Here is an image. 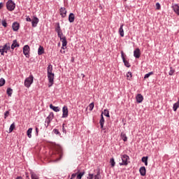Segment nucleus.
I'll list each match as a JSON object with an SVG mask.
<instances>
[{
    "label": "nucleus",
    "mask_w": 179,
    "mask_h": 179,
    "mask_svg": "<svg viewBox=\"0 0 179 179\" xmlns=\"http://www.w3.org/2000/svg\"><path fill=\"white\" fill-rule=\"evenodd\" d=\"M47 72H48V79L49 80L48 87H51L52 85H54V76L55 74L52 73V64H49L47 67Z\"/></svg>",
    "instance_id": "nucleus-1"
},
{
    "label": "nucleus",
    "mask_w": 179,
    "mask_h": 179,
    "mask_svg": "<svg viewBox=\"0 0 179 179\" xmlns=\"http://www.w3.org/2000/svg\"><path fill=\"white\" fill-rule=\"evenodd\" d=\"M8 51H10V43H6L3 46H0L1 55H5L8 54Z\"/></svg>",
    "instance_id": "nucleus-2"
},
{
    "label": "nucleus",
    "mask_w": 179,
    "mask_h": 179,
    "mask_svg": "<svg viewBox=\"0 0 179 179\" xmlns=\"http://www.w3.org/2000/svg\"><path fill=\"white\" fill-rule=\"evenodd\" d=\"M55 31H56V33H57V36L59 37V38L66 37L65 35H64V33H62V29H61V25L59 24V22L56 23Z\"/></svg>",
    "instance_id": "nucleus-3"
},
{
    "label": "nucleus",
    "mask_w": 179,
    "mask_h": 179,
    "mask_svg": "<svg viewBox=\"0 0 179 179\" xmlns=\"http://www.w3.org/2000/svg\"><path fill=\"white\" fill-rule=\"evenodd\" d=\"M34 80V77L33 76V75H30L28 78H27L24 80V85L25 86V87H30L31 86V85H33V82Z\"/></svg>",
    "instance_id": "nucleus-4"
},
{
    "label": "nucleus",
    "mask_w": 179,
    "mask_h": 179,
    "mask_svg": "<svg viewBox=\"0 0 179 179\" xmlns=\"http://www.w3.org/2000/svg\"><path fill=\"white\" fill-rule=\"evenodd\" d=\"M122 162H120V166H128V161L129 160V156L127 154L121 155Z\"/></svg>",
    "instance_id": "nucleus-5"
},
{
    "label": "nucleus",
    "mask_w": 179,
    "mask_h": 179,
    "mask_svg": "<svg viewBox=\"0 0 179 179\" xmlns=\"http://www.w3.org/2000/svg\"><path fill=\"white\" fill-rule=\"evenodd\" d=\"M15 8H16V3H15L13 0H8L6 2V8L8 9V10L12 12L15 10Z\"/></svg>",
    "instance_id": "nucleus-6"
},
{
    "label": "nucleus",
    "mask_w": 179,
    "mask_h": 179,
    "mask_svg": "<svg viewBox=\"0 0 179 179\" xmlns=\"http://www.w3.org/2000/svg\"><path fill=\"white\" fill-rule=\"evenodd\" d=\"M120 54H121V58L122 59L123 64H124V66H126L127 68H131V64H129V61L125 59V57H127V55L124 53L123 50H121Z\"/></svg>",
    "instance_id": "nucleus-7"
},
{
    "label": "nucleus",
    "mask_w": 179,
    "mask_h": 179,
    "mask_svg": "<svg viewBox=\"0 0 179 179\" xmlns=\"http://www.w3.org/2000/svg\"><path fill=\"white\" fill-rule=\"evenodd\" d=\"M23 54L26 58H30V46L29 45H25L23 47Z\"/></svg>",
    "instance_id": "nucleus-8"
},
{
    "label": "nucleus",
    "mask_w": 179,
    "mask_h": 179,
    "mask_svg": "<svg viewBox=\"0 0 179 179\" xmlns=\"http://www.w3.org/2000/svg\"><path fill=\"white\" fill-rule=\"evenodd\" d=\"M54 120V113L50 112L49 115L45 119V122L47 123L46 128H48L50 124H51V121Z\"/></svg>",
    "instance_id": "nucleus-9"
},
{
    "label": "nucleus",
    "mask_w": 179,
    "mask_h": 179,
    "mask_svg": "<svg viewBox=\"0 0 179 179\" xmlns=\"http://www.w3.org/2000/svg\"><path fill=\"white\" fill-rule=\"evenodd\" d=\"M62 118H68L69 115V110H68V106H64L62 108Z\"/></svg>",
    "instance_id": "nucleus-10"
},
{
    "label": "nucleus",
    "mask_w": 179,
    "mask_h": 179,
    "mask_svg": "<svg viewBox=\"0 0 179 179\" xmlns=\"http://www.w3.org/2000/svg\"><path fill=\"white\" fill-rule=\"evenodd\" d=\"M60 40L62 43V50L66 49V45H68V41H66V36H64L63 38H60Z\"/></svg>",
    "instance_id": "nucleus-11"
},
{
    "label": "nucleus",
    "mask_w": 179,
    "mask_h": 179,
    "mask_svg": "<svg viewBox=\"0 0 179 179\" xmlns=\"http://www.w3.org/2000/svg\"><path fill=\"white\" fill-rule=\"evenodd\" d=\"M31 22L32 27H37V24H38V22H40V20L38 19V17L34 16Z\"/></svg>",
    "instance_id": "nucleus-12"
},
{
    "label": "nucleus",
    "mask_w": 179,
    "mask_h": 179,
    "mask_svg": "<svg viewBox=\"0 0 179 179\" xmlns=\"http://www.w3.org/2000/svg\"><path fill=\"white\" fill-rule=\"evenodd\" d=\"M17 47H20V45L17 43V40H14L13 41L11 47H10V48H11L12 50H10V52H13V50H15V48H16Z\"/></svg>",
    "instance_id": "nucleus-13"
},
{
    "label": "nucleus",
    "mask_w": 179,
    "mask_h": 179,
    "mask_svg": "<svg viewBox=\"0 0 179 179\" xmlns=\"http://www.w3.org/2000/svg\"><path fill=\"white\" fill-rule=\"evenodd\" d=\"M173 12H175V13L179 16V6L177 3H172V6H171Z\"/></svg>",
    "instance_id": "nucleus-14"
},
{
    "label": "nucleus",
    "mask_w": 179,
    "mask_h": 179,
    "mask_svg": "<svg viewBox=\"0 0 179 179\" xmlns=\"http://www.w3.org/2000/svg\"><path fill=\"white\" fill-rule=\"evenodd\" d=\"M12 29L13 31H17L20 29V24L17 22H15L12 24Z\"/></svg>",
    "instance_id": "nucleus-15"
},
{
    "label": "nucleus",
    "mask_w": 179,
    "mask_h": 179,
    "mask_svg": "<svg viewBox=\"0 0 179 179\" xmlns=\"http://www.w3.org/2000/svg\"><path fill=\"white\" fill-rule=\"evenodd\" d=\"M66 13H67V11H66V8H65V7H62L59 9V14L62 16V17H66Z\"/></svg>",
    "instance_id": "nucleus-16"
},
{
    "label": "nucleus",
    "mask_w": 179,
    "mask_h": 179,
    "mask_svg": "<svg viewBox=\"0 0 179 179\" xmlns=\"http://www.w3.org/2000/svg\"><path fill=\"white\" fill-rule=\"evenodd\" d=\"M134 57L136 59L141 58V49H135V50L134 51Z\"/></svg>",
    "instance_id": "nucleus-17"
},
{
    "label": "nucleus",
    "mask_w": 179,
    "mask_h": 179,
    "mask_svg": "<svg viewBox=\"0 0 179 179\" xmlns=\"http://www.w3.org/2000/svg\"><path fill=\"white\" fill-rule=\"evenodd\" d=\"M139 173L142 177H145V176H146V167L141 166L139 169Z\"/></svg>",
    "instance_id": "nucleus-18"
},
{
    "label": "nucleus",
    "mask_w": 179,
    "mask_h": 179,
    "mask_svg": "<svg viewBox=\"0 0 179 179\" xmlns=\"http://www.w3.org/2000/svg\"><path fill=\"white\" fill-rule=\"evenodd\" d=\"M69 22L70 23H73L75 22V14L73 13H71L69 15Z\"/></svg>",
    "instance_id": "nucleus-19"
},
{
    "label": "nucleus",
    "mask_w": 179,
    "mask_h": 179,
    "mask_svg": "<svg viewBox=\"0 0 179 179\" xmlns=\"http://www.w3.org/2000/svg\"><path fill=\"white\" fill-rule=\"evenodd\" d=\"M124 24H122L120 25V27L119 28V31L118 33L120 36V37H124Z\"/></svg>",
    "instance_id": "nucleus-20"
},
{
    "label": "nucleus",
    "mask_w": 179,
    "mask_h": 179,
    "mask_svg": "<svg viewBox=\"0 0 179 179\" xmlns=\"http://www.w3.org/2000/svg\"><path fill=\"white\" fill-rule=\"evenodd\" d=\"M136 100L138 103H142L143 101V96L141 94H138L136 96Z\"/></svg>",
    "instance_id": "nucleus-21"
},
{
    "label": "nucleus",
    "mask_w": 179,
    "mask_h": 179,
    "mask_svg": "<svg viewBox=\"0 0 179 179\" xmlns=\"http://www.w3.org/2000/svg\"><path fill=\"white\" fill-rule=\"evenodd\" d=\"M44 52V47H43L42 45H39V48H38V55H43Z\"/></svg>",
    "instance_id": "nucleus-22"
},
{
    "label": "nucleus",
    "mask_w": 179,
    "mask_h": 179,
    "mask_svg": "<svg viewBox=\"0 0 179 179\" xmlns=\"http://www.w3.org/2000/svg\"><path fill=\"white\" fill-rule=\"evenodd\" d=\"M13 94V90L10 87L7 88L6 94L8 97H12V94Z\"/></svg>",
    "instance_id": "nucleus-23"
},
{
    "label": "nucleus",
    "mask_w": 179,
    "mask_h": 179,
    "mask_svg": "<svg viewBox=\"0 0 179 179\" xmlns=\"http://www.w3.org/2000/svg\"><path fill=\"white\" fill-rule=\"evenodd\" d=\"M178 108H179V97L178 98L177 102L173 104V110L177 111V110H178Z\"/></svg>",
    "instance_id": "nucleus-24"
},
{
    "label": "nucleus",
    "mask_w": 179,
    "mask_h": 179,
    "mask_svg": "<svg viewBox=\"0 0 179 179\" xmlns=\"http://www.w3.org/2000/svg\"><path fill=\"white\" fill-rule=\"evenodd\" d=\"M50 108L51 110H53V111H55V113H58L59 111V107L58 106H55L52 104L50 105Z\"/></svg>",
    "instance_id": "nucleus-25"
},
{
    "label": "nucleus",
    "mask_w": 179,
    "mask_h": 179,
    "mask_svg": "<svg viewBox=\"0 0 179 179\" xmlns=\"http://www.w3.org/2000/svg\"><path fill=\"white\" fill-rule=\"evenodd\" d=\"M104 122H105V120H104V117L103 116V112H102L101 114V119L99 120L101 128H103V126L104 125Z\"/></svg>",
    "instance_id": "nucleus-26"
},
{
    "label": "nucleus",
    "mask_w": 179,
    "mask_h": 179,
    "mask_svg": "<svg viewBox=\"0 0 179 179\" xmlns=\"http://www.w3.org/2000/svg\"><path fill=\"white\" fill-rule=\"evenodd\" d=\"M120 137L124 142H127V141H128V137L127 136V134H125L124 132L121 133Z\"/></svg>",
    "instance_id": "nucleus-27"
},
{
    "label": "nucleus",
    "mask_w": 179,
    "mask_h": 179,
    "mask_svg": "<svg viewBox=\"0 0 179 179\" xmlns=\"http://www.w3.org/2000/svg\"><path fill=\"white\" fill-rule=\"evenodd\" d=\"M85 171H83V172H78L77 173V176H76V178L77 179H82V178L83 177L84 174H85Z\"/></svg>",
    "instance_id": "nucleus-28"
},
{
    "label": "nucleus",
    "mask_w": 179,
    "mask_h": 179,
    "mask_svg": "<svg viewBox=\"0 0 179 179\" xmlns=\"http://www.w3.org/2000/svg\"><path fill=\"white\" fill-rule=\"evenodd\" d=\"M31 132H33V128L30 127L27 131V135L29 138H31Z\"/></svg>",
    "instance_id": "nucleus-29"
},
{
    "label": "nucleus",
    "mask_w": 179,
    "mask_h": 179,
    "mask_svg": "<svg viewBox=\"0 0 179 179\" xmlns=\"http://www.w3.org/2000/svg\"><path fill=\"white\" fill-rule=\"evenodd\" d=\"M175 73H176V69H174V68H173V66H171L170 71L169 72V76H173V75H174Z\"/></svg>",
    "instance_id": "nucleus-30"
},
{
    "label": "nucleus",
    "mask_w": 179,
    "mask_h": 179,
    "mask_svg": "<svg viewBox=\"0 0 179 179\" xmlns=\"http://www.w3.org/2000/svg\"><path fill=\"white\" fill-rule=\"evenodd\" d=\"M15 128H16V126L15 124V122H13V124H10V128H9V133L10 134V132H13V129H15Z\"/></svg>",
    "instance_id": "nucleus-31"
},
{
    "label": "nucleus",
    "mask_w": 179,
    "mask_h": 179,
    "mask_svg": "<svg viewBox=\"0 0 179 179\" xmlns=\"http://www.w3.org/2000/svg\"><path fill=\"white\" fill-rule=\"evenodd\" d=\"M109 163L111 165V167H115V160L114 159V157H112L110 159Z\"/></svg>",
    "instance_id": "nucleus-32"
},
{
    "label": "nucleus",
    "mask_w": 179,
    "mask_h": 179,
    "mask_svg": "<svg viewBox=\"0 0 179 179\" xmlns=\"http://www.w3.org/2000/svg\"><path fill=\"white\" fill-rule=\"evenodd\" d=\"M103 114V115H105V117L110 118V112L108 111V110L104 109Z\"/></svg>",
    "instance_id": "nucleus-33"
},
{
    "label": "nucleus",
    "mask_w": 179,
    "mask_h": 179,
    "mask_svg": "<svg viewBox=\"0 0 179 179\" xmlns=\"http://www.w3.org/2000/svg\"><path fill=\"white\" fill-rule=\"evenodd\" d=\"M127 80H132V72H131V71L127 72Z\"/></svg>",
    "instance_id": "nucleus-34"
},
{
    "label": "nucleus",
    "mask_w": 179,
    "mask_h": 179,
    "mask_svg": "<svg viewBox=\"0 0 179 179\" xmlns=\"http://www.w3.org/2000/svg\"><path fill=\"white\" fill-rule=\"evenodd\" d=\"M52 133L55 134V135H58V136H61V132H59V130H58V129H54L52 130Z\"/></svg>",
    "instance_id": "nucleus-35"
},
{
    "label": "nucleus",
    "mask_w": 179,
    "mask_h": 179,
    "mask_svg": "<svg viewBox=\"0 0 179 179\" xmlns=\"http://www.w3.org/2000/svg\"><path fill=\"white\" fill-rule=\"evenodd\" d=\"M5 83H6V80H5L3 78H0V87L4 86Z\"/></svg>",
    "instance_id": "nucleus-36"
},
{
    "label": "nucleus",
    "mask_w": 179,
    "mask_h": 179,
    "mask_svg": "<svg viewBox=\"0 0 179 179\" xmlns=\"http://www.w3.org/2000/svg\"><path fill=\"white\" fill-rule=\"evenodd\" d=\"M10 115V110H6L4 113V120H6V118H8V117H9Z\"/></svg>",
    "instance_id": "nucleus-37"
},
{
    "label": "nucleus",
    "mask_w": 179,
    "mask_h": 179,
    "mask_svg": "<svg viewBox=\"0 0 179 179\" xmlns=\"http://www.w3.org/2000/svg\"><path fill=\"white\" fill-rule=\"evenodd\" d=\"M89 108L90 111L93 110V108H94V102H92L91 103L89 104Z\"/></svg>",
    "instance_id": "nucleus-38"
},
{
    "label": "nucleus",
    "mask_w": 179,
    "mask_h": 179,
    "mask_svg": "<svg viewBox=\"0 0 179 179\" xmlns=\"http://www.w3.org/2000/svg\"><path fill=\"white\" fill-rule=\"evenodd\" d=\"M1 24L3 27H8V23L6 22V20H3L1 21Z\"/></svg>",
    "instance_id": "nucleus-39"
},
{
    "label": "nucleus",
    "mask_w": 179,
    "mask_h": 179,
    "mask_svg": "<svg viewBox=\"0 0 179 179\" xmlns=\"http://www.w3.org/2000/svg\"><path fill=\"white\" fill-rule=\"evenodd\" d=\"M66 124H65V123L62 124V132L63 134H65V135H66V129L65 128Z\"/></svg>",
    "instance_id": "nucleus-40"
},
{
    "label": "nucleus",
    "mask_w": 179,
    "mask_h": 179,
    "mask_svg": "<svg viewBox=\"0 0 179 179\" xmlns=\"http://www.w3.org/2000/svg\"><path fill=\"white\" fill-rule=\"evenodd\" d=\"M151 75H153V71H150V73L145 74L144 76V79H148Z\"/></svg>",
    "instance_id": "nucleus-41"
},
{
    "label": "nucleus",
    "mask_w": 179,
    "mask_h": 179,
    "mask_svg": "<svg viewBox=\"0 0 179 179\" xmlns=\"http://www.w3.org/2000/svg\"><path fill=\"white\" fill-rule=\"evenodd\" d=\"M148 159H149L148 157H143L142 159H141V162H142L143 163H145V162H148Z\"/></svg>",
    "instance_id": "nucleus-42"
},
{
    "label": "nucleus",
    "mask_w": 179,
    "mask_h": 179,
    "mask_svg": "<svg viewBox=\"0 0 179 179\" xmlns=\"http://www.w3.org/2000/svg\"><path fill=\"white\" fill-rule=\"evenodd\" d=\"M31 179H38V176L36 173H31Z\"/></svg>",
    "instance_id": "nucleus-43"
},
{
    "label": "nucleus",
    "mask_w": 179,
    "mask_h": 179,
    "mask_svg": "<svg viewBox=\"0 0 179 179\" xmlns=\"http://www.w3.org/2000/svg\"><path fill=\"white\" fill-rule=\"evenodd\" d=\"M156 9L157 10H160V9L162 8V6H160V3H156Z\"/></svg>",
    "instance_id": "nucleus-44"
},
{
    "label": "nucleus",
    "mask_w": 179,
    "mask_h": 179,
    "mask_svg": "<svg viewBox=\"0 0 179 179\" xmlns=\"http://www.w3.org/2000/svg\"><path fill=\"white\" fill-rule=\"evenodd\" d=\"M94 178V174L89 173L88 176L87 177V179H93Z\"/></svg>",
    "instance_id": "nucleus-45"
},
{
    "label": "nucleus",
    "mask_w": 179,
    "mask_h": 179,
    "mask_svg": "<svg viewBox=\"0 0 179 179\" xmlns=\"http://www.w3.org/2000/svg\"><path fill=\"white\" fill-rule=\"evenodd\" d=\"M94 177V179H100V171H98Z\"/></svg>",
    "instance_id": "nucleus-46"
},
{
    "label": "nucleus",
    "mask_w": 179,
    "mask_h": 179,
    "mask_svg": "<svg viewBox=\"0 0 179 179\" xmlns=\"http://www.w3.org/2000/svg\"><path fill=\"white\" fill-rule=\"evenodd\" d=\"M79 171H80V170H78V171H77V173H73V174L71 175V178H70V179H73V178H75V177H76V176H77L78 173H79Z\"/></svg>",
    "instance_id": "nucleus-47"
},
{
    "label": "nucleus",
    "mask_w": 179,
    "mask_h": 179,
    "mask_svg": "<svg viewBox=\"0 0 179 179\" xmlns=\"http://www.w3.org/2000/svg\"><path fill=\"white\" fill-rule=\"evenodd\" d=\"M31 18H30V16L26 15V21L27 22H31Z\"/></svg>",
    "instance_id": "nucleus-48"
},
{
    "label": "nucleus",
    "mask_w": 179,
    "mask_h": 179,
    "mask_svg": "<svg viewBox=\"0 0 179 179\" xmlns=\"http://www.w3.org/2000/svg\"><path fill=\"white\" fill-rule=\"evenodd\" d=\"M36 136H38V127H36Z\"/></svg>",
    "instance_id": "nucleus-49"
},
{
    "label": "nucleus",
    "mask_w": 179,
    "mask_h": 179,
    "mask_svg": "<svg viewBox=\"0 0 179 179\" xmlns=\"http://www.w3.org/2000/svg\"><path fill=\"white\" fill-rule=\"evenodd\" d=\"M3 8V3H0V9Z\"/></svg>",
    "instance_id": "nucleus-50"
},
{
    "label": "nucleus",
    "mask_w": 179,
    "mask_h": 179,
    "mask_svg": "<svg viewBox=\"0 0 179 179\" xmlns=\"http://www.w3.org/2000/svg\"><path fill=\"white\" fill-rule=\"evenodd\" d=\"M102 131H106V128H104V125L103 126V128H101Z\"/></svg>",
    "instance_id": "nucleus-51"
},
{
    "label": "nucleus",
    "mask_w": 179,
    "mask_h": 179,
    "mask_svg": "<svg viewBox=\"0 0 179 179\" xmlns=\"http://www.w3.org/2000/svg\"><path fill=\"white\" fill-rule=\"evenodd\" d=\"M60 52H62V54H65V50H64L63 52L62 50H60Z\"/></svg>",
    "instance_id": "nucleus-52"
},
{
    "label": "nucleus",
    "mask_w": 179,
    "mask_h": 179,
    "mask_svg": "<svg viewBox=\"0 0 179 179\" xmlns=\"http://www.w3.org/2000/svg\"><path fill=\"white\" fill-rule=\"evenodd\" d=\"M145 166H148V161L144 162Z\"/></svg>",
    "instance_id": "nucleus-53"
},
{
    "label": "nucleus",
    "mask_w": 179,
    "mask_h": 179,
    "mask_svg": "<svg viewBox=\"0 0 179 179\" xmlns=\"http://www.w3.org/2000/svg\"><path fill=\"white\" fill-rule=\"evenodd\" d=\"M83 78H85V74H81Z\"/></svg>",
    "instance_id": "nucleus-54"
},
{
    "label": "nucleus",
    "mask_w": 179,
    "mask_h": 179,
    "mask_svg": "<svg viewBox=\"0 0 179 179\" xmlns=\"http://www.w3.org/2000/svg\"><path fill=\"white\" fill-rule=\"evenodd\" d=\"M0 72H1V69H0Z\"/></svg>",
    "instance_id": "nucleus-55"
}]
</instances>
